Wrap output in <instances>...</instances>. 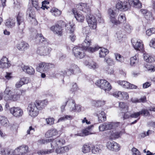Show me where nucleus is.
Instances as JSON below:
<instances>
[{"mask_svg": "<svg viewBox=\"0 0 155 155\" xmlns=\"http://www.w3.org/2000/svg\"><path fill=\"white\" fill-rule=\"evenodd\" d=\"M77 8L85 13L86 18L89 26L92 29H95L97 27V20L95 17L91 15V10L89 6L86 3H80L76 5Z\"/></svg>", "mask_w": 155, "mask_h": 155, "instance_id": "1", "label": "nucleus"}, {"mask_svg": "<svg viewBox=\"0 0 155 155\" xmlns=\"http://www.w3.org/2000/svg\"><path fill=\"white\" fill-rule=\"evenodd\" d=\"M37 38L39 40L40 44H41V46L38 48L37 52L40 55L47 56L49 54L51 51V48L48 46V42L41 34H38Z\"/></svg>", "mask_w": 155, "mask_h": 155, "instance_id": "2", "label": "nucleus"}, {"mask_svg": "<svg viewBox=\"0 0 155 155\" xmlns=\"http://www.w3.org/2000/svg\"><path fill=\"white\" fill-rule=\"evenodd\" d=\"M128 2L119 1L116 4L117 8L121 11H126L130 9L131 6L136 8H140L142 6L139 0H128Z\"/></svg>", "mask_w": 155, "mask_h": 155, "instance_id": "3", "label": "nucleus"}, {"mask_svg": "<svg viewBox=\"0 0 155 155\" xmlns=\"http://www.w3.org/2000/svg\"><path fill=\"white\" fill-rule=\"evenodd\" d=\"M65 143V140L61 138L58 137L51 140V145L52 148L51 149L42 150H40L39 153L42 154H46L50 153L54 151L55 148L59 147L63 145Z\"/></svg>", "mask_w": 155, "mask_h": 155, "instance_id": "4", "label": "nucleus"}, {"mask_svg": "<svg viewBox=\"0 0 155 155\" xmlns=\"http://www.w3.org/2000/svg\"><path fill=\"white\" fill-rule=\"evenodd\" d=\"M38 103L37 102H31L29 104L28 107V110L29 115L31 117H35L38 114L40 110L37 106Z\"/></svg>", "mask_w": 155, "mask_h": 155, "instance_id": "5", "label": "nucleus"}, {"mask_svg": "<svg viewBox=\"0 0 155 155\" xmlns=\"http://www.w3.org/2000/svg\"><path fill=\"white\" fill-rule=\"evenodd\" d=\"M119 10L121 11L120 9L117 8L116 5L115 8H114L113 9L110 8L108 10V14L110 16V21L116 25H117L119 23V21H117L116 18L118 14Z\"/></svg>", "mask_w": 155, "mask_h": 155, "instance_id": "6", "label": "nucleus"}, {"mask_svg": "<svg viewBox=\"0 0 155 155\" xmlns=\"http://www.w3.org/2000/svg\"><path fill=\"white\" fill-rule=\"evenodd\" d=\"M91 43V40L87 37L82 43V48L84 50L88 51L91 52H93L98 50L100 48L98 46L94 47H89Z\"/></svg>", "mask_w": 155, "mask_h": 155, "instance_id": "7", "label": "nucleus"}, {"mask_svg": "<svg viewBox=\"0 0 155 155\" xmlns=\"http://www.w3.org/2000/svg\"><path fill=\"white\" fill-rule=\"evenodd\" d=\"M95 84L98 87L104 90L106 92L110 91L111 89V87L110 83L105 80H98L95 83Z\"/></svg>", "mask_w": 155, "mask_h": 155, "instance_id": "8", "label": "nucleus"}, {"mask_svg": "<svg viewBox=\"0 0 155 155\" xmlns=\"http://www.w3.org/2000/svg\"><path fill=\"white\" fill-rule=\"evenodd\" d=\"M54 65L51 63L41 62L38 64L36 68V70L41 73L45 72L50 68H54Z\"/></svg>", "mask_w": 155, "mask_h": 155, "instance_id": "9", "label": "nucleus"}, {"mask_svg": "<svg viewBox=\"0 0 155 155\" xmlns=\"http://www.w3.org/2000/svg\"><path fill=\"white\" fill-rule=\"evenodd\" d=\"M23 15L19 13L17 17V24L19 29L18 31L21 33H23V30L25 28Z\"/></svg>", "mask_w": 155, "mask_h": 155, "instance_id": "10", "label": "nucleus"}, {"mask_svg": "<svg viewBox=\"0 0 155 155\" xmlns=\"http://www.w3.org/2000/svg\"><path fill=\"white\" fill-rule=\"evenodd\" d=\"M81 47L76 46L73 48V51L74 56L78 58L81 59L84 56V54L83 52L82 48V44Z\"/></svg>", "mask_w": 155, "mask_h": 155, "instance_id": "11", "label": "nucleus"}, {"mask_svg": "<svg viewBox=\"0 0 155 155\" xmlns=\"http://www.w3.org/2000/svg\"><path fill=\"white\" fill-rule=\"evenodd\" d=\"M28 147L26 145L20 146L14 150L15 155H26L28 152Z\"/></svg>", "mask_w": 155, "mask_h": 155, "instance_id": "12", "label": "nucleus"}, {"mask_svg": "<svg viewBox=\"0 0 155 155\" xmlns=\"http://www.w3.org/2000/svg\"><path fill=\"white\" fill-rule=\"evenodd\" d=\"M10 112L14 116L19 117L21 116L23 114L22 110L19 107H13L10 110Z\"/></svg>", "mask_w": 155, "mask_h": 155, "instance_id": "13", "label": "nucleus"}, {"mask_svg": "<svg viewBox=\"0 0 155 155\" xmlns=\"http://www.w3.org/2000/svg\"><path fill=\"white\" fill-rule=\"evenodd\" d=\"M106 147L108 149L113 151H117L120 150L119 145L117 143L113 141L107 142Z\"/></svg>", "mask_w": 155, "mask_h": 155, "instance_id": "14", "label": "nucleus"}, {"mask_svg": "<svg viewBox=\"0 0 155 155\" xmlns=\"http://www.w3.org/2000/svg\"><path fill=\"white\" fill-rule=\"evenodd\" d=\"M131 42L135 49L139 51L142 50L143 44L140 40L139 41L136 39H132Z\"/></svg>", "mask_w": 155, "mask_h": 155, "instance_id": "15", "label": "nucleus"}, {"mask_svg": "<svg viewBox=\"0 0 155 155\" xmlns=\"http://www.w3.org/2000/svg\"><path fill=\"white\" fill-rule=\"evenodd\" d=\"M78 9L76 6V8H74L72 10V12L74 15L76 19L79 22H83L84 20V17L83 15L79 14L78 12Z\"/></svg>", "mask_w": 155, "mask_h": 155, "instance_id": "16", "label": "nucleus"}, {"mask_svg": "<svg viewBox=\"0 0 155 155\" xmlns=\"http://www.w3.org/2000/svg\"><path fill=\"white\" fill-rule=\"evenodd\" d=\"M11 64L8 59L6 57L4 56L0 60V68H8L10 66Z\"/></svg>", "mask_w": 155, "mask_h": 155, "instance_id": "17", "label": "nucleus"}, {"mask_svg": "<svg viewBox=\"0 0 155 155\" xmlns=\"http://www.w3.org/2000/svg\"><path fill=\"white\" fill-rule=\"evenodd\" d=\"M84 64L86 65H88L90 68L94 69L98 67L97 63L93 61L91 58H88L84 61Z\"/></svg>", "mask_w": 155, "mask_h": 155, "instance_id": "18", "label": "nucleus"}, {"mask_svg": "<svg viewBox=\"0 0 155 155\" xmlns=\"http://www.w3.org/2000/svg\"><path fill=\"white\" fill-rule=\"evenodd\" d=\"M75 27L74 25H70L68 29L69 38L72 42H74L76 39V36L74 33Z\"/></svg>", "mask_w": 155, "mask_h": 155, "instance_id": "19", "label": "nucleus"}, {"mask_svg": "<svg viewBox=\"0 0 155 155\" xmlns=\"http://www.w3.org/2000/svg\"><path fill=\"white\" fill-rule=\"evenodd\" d=\"M21 68L24 71L29 74L33 75L35 73L34 69L31 66L23 65L21 67Z\"/></svg>", "mask_w": 155, "mask_h": 155, "instance_id": "20", "label": "nucleus"}, {"mask_svg": "<svg viewBox=\"0 0 155 155\" xmlns=\"http://www.w3.org/2000/svg\"><path fill=\"white\" fill-rule=\"evenodd\" d=\"M51 30L56 34L61 35L62 33V27L58 24H56L54 26H52L51 28Z\"/></svg>", "mask_w": 155, "mask_h": 155, "instance_id": "21", "label": "nucleus"}, {"mask_svg": "<svg viewBox=\"0 0 155 155\" xmlns=\"http://www.w3.org/2000/svg\"><path fill=\"white\" fill-rule=\"evenodd\" d=\"M58 131L55 128L51 129L48 130L45 134V136L47 137H50L58 134Z\"/></svg>", "mask_w": 155, "mask_h": 155, "instance_id": "22", "label": "nucleus"}, {"mask_svg": "<svg viewBox=\"0 0 155 155\" xmlns=\"http://www.w3.org/2000/svg\"><path fill=\"white\" fill-rule=\"evenodd\" d=\"M29 47L28 44L25 42H20L17 46V48L19 50L21 51L26 50Z\"/></svg>", "mask_w": 155, "mask_h": 155, "instance_id": "23", "label": "nucleus"}, {"mask_svg": "<svg viewBox=\"0 0 155 155\" xmlns=\"http://www.w3.org/2000/svg\"><path fill=\"white\" fill-rule=\"evenodd\" d=\"M97 115L99 122H102L106 120V116L104 111H97Z\"/></svg>", "mask_w": 155, "mask_h": 155, "instance_id": "24", "label": "nucleus"}, {"mask_svg": "<svg viewBox=\"0 0 155 155\" xmlns=\"http://www.w3.org/2000/svg\"><path fill=\"white\" fill-rule=\"evenodd\" d=\"M143 58L145 61L148 62H152L155 61V56H150L147 53L143 54Z\"/></svg>", "mask_w": 155, "mask_h": 155, "instance_id": "25", "label": "nucleus"}, {"mask_svg": "<svg viewBox=\"0 0 155 155\" xmlns=\"http://www.w3.org/2000/svg\"><path fill=\"white\" fill-rule=\"evenodd\" d=\"M1 153L5 155H13L15 154L14 150L9 148H3L2 149Z\"/></svg>", "mask_w": 155, "mask_h": 155, "instance_id": "26", "label": "nucleus"}, {"mask_svg": "<svg viewBox=\"0 0 155 155\" xmlns=\"http://www.w3.org/2000/svg\"><path fill=\"white\" fill-rule=\"evenodd\" d=\"M0 123L2 125L6 127H7L9 125V123L8 119L4 116H0Z\"/></svg>", "mask_w": 155, "mask_h": 155, "instance_id": "27", "label": "nucleus"}, {"mask_svg": "<svg viewBox=\"0 0 155 155\" xmlns=\"http://www.w3.org/2000/svg\"><path fill=\"white\" fill-rule=\"evenodd\" d=\"M20 97V93L18 91H15V94L11 95L8 99V101H16L19 99Z\"/></svg>", "mask_w": 155, "mask_h": 155, "instance_id": "28", "label": "nucleus"}, {"mask_svg": "<svg viewBox=\"0 0 155 155\" xmlns=\"http://www.w3.org/2000/svg\"><path fill=\"white\" fill-rule=\"evenodd\" d=\"M35 102H37L38 103V104L37 105V106L39 107V109L40 110H41L43 109L48 103L47 101L46 100L41 101H36Z\"/></svg>", "mask_w": 155, "mask_h": 155, "instance_id": "29", "label": "nucleus"}, {"mask_svg": "<svg viewBox=\"0 0 155 155\" xmlns=\"http://www.w3.org/2000/svg\"><path fill=\"white\" fill-rule=\"evenodd\" d=\"M55 151L58 154L63 153L68 150V147L67 146L62 147L60 148H55Z\"/></svg>", "mask_w": 155, "mask_h": 155, "instance_id": "30", "label": "nucleus"}, {"mask_svg": "<svg viewBox=\"0 0 155 155\" xmlns=\"http://www.w3.org/2000/svg\"><path fill=\"white\" fill-rule=\"evenodd\" d=\"M12 91L9 87L6 88L4 91V98L5 100L8 101L9 98L11 95Z\"/></svg>", "mask_w": 155, "mask_h": 155, "instance_id": "31", "label": "nucleus"}, {"mask_svg": "<svg viewBox=\"0 0 155 155\" xmlns=\"http://www.w3.org/2000/svg\"><path fill=\"white\" fill-rule=\"evenodd\" d=\"M27 16L31 20V19H33L35 20V12L33 10L29 8L27 11Z\"/></svg>", "mask_w": 155, "mask_h": 155, "instance_id": "32", "label": "nucleus"}, {"mask_svg": "<svg viewBox=\"0 0 155 155\" xmlns=\"http://www.w3.org/2000/svg\"><path fill=\"white\" fill-rule=\"evenodd\" d=\"M15 21L12 19H9L6 20L5 24L6 26L8 28H12L15 26Z\"/></svg>", "mask_w": 155, "mask_h": 155, "instance_id": "33", "label": "nucleus"}, {"mask_svg": "<svg viewBox=\"0 0 155 155\" xmlns=\"http://www.w3.org/2000/svg\"><path fill=\"white\" fill-rule=\"evenodd\" d=\"M91 145L87 144H84L82 147V152L84 153H86L90 152L92 148Z\"/></svg>", "mask_w": 155, "mask_h": 155, "instance_id": "34", "label": "nucleus"}, {"mask_svg": "<svg viewBox=\"0 0 155 155\" xmlns=\"http://www.w3.org/2000/svg\"><path fill=\"white\" fill-rule=\"evenodd\" d=\"M74 67L75 68L74 70L70 69L67 70L66 72V74L67 75L69 76L73 73L74 72L76 73H79L80 72V69L77 65H75Z\"/></svg>", "mask_w": 155, "mask_h": 155, "instance_id": "35", "label": "nucleus"}, {"mask_svg": "<svg viewBox=\"0 0 155 155\" xmlns=\"http://www.w3.org/2000/svg\"><path fill=\"white\" fill-rule=\"evenodd\" d=\"M122 28L125 31L128 33H130L132 29L131 26L127 23H124Z\"/></svg>", "mask_w": 155, "mask_h": 155, "instance_id": "36", "label": "nucleus"}, {"mask_svg": "<svg viewBox=\"0 0 155 155\" xmlns=\"http://www.w3.org/2000/svg\"><path fill=\"white\" fill-rule=\"evenodd\" d=\"M122 135L121 131L113 132L111 134L110 137L112 139H115L119 138Z\"/></svg>", "mask_w": 155, "mask_h": 155, "instance_id": "37", "label": "nucleus"}, {"mask_svg": "<svg viewBox=\"0 0 155 155\" xmlns=\"http://www.w3.org/2000/svg\"><path fill=\"white\" fill-rule=\"evenodd\" d=\"M93 127V125H91L90 126H89L87 127L84 129L82 130V132L83 134H84L85 136H87L88 135L91 134L90 132L92 128Z\"/></svg>", "mask_w": 155, "mask_h": 155, "instance_id": "38", "label": "nucleus"}, {"mask_svg": "<svg viewBox=\"0 0 155 155\" xmlns=\"http://www.w3.org/2000/svg\"><path fill=\"white\" fill-rule=\"evenodd\" d=\"M91 147V151L93 153L96 154L100 153L101 151V149L99 146L96 145L94 146L92 145Z\"/></svg>", "mask_w": 155, "mask_h": 155, "instance_id": "39", "label": "nucleus"}, {"mask_svg": "<svg viewBox=\"0 0 155 155\" xmlns=\"http://www.w3.org/2000/svg\"><path fill=\"white\" fill-rule=\"evenodd\" d=\"M109 53L108 49L104 48H101L99 53L100 57H105Z\"/></svg>", "mask_w": 155, "mask_h": 155, "instance_id": "40", "label": "nucleus"}, {"mask_svg": "<svg viewBox=\"0 0 155 155\" xmlns=\"http://www.w3.org/2000/svg\"><path fill=\"white\" fill-rule=\"evenodd\" d=\"M138 62V57L136 55L131 57L130 58V64L132 66H135L137 64Z\"/></svg>", "mask_w": 155, "mask_h": 155, "instance_id": "41", "label": "nucleus"}, {"mask_svg": "<svg viewBox=\"0 0 155 155\" xmlns=\"http://www.w3.org/2000/svg\"><path fill=\"white\" fill-rule=\"evenodd\" d=\"M118 83L125 88L128 89L130 87V83L125 81H119L118 82Z\"/></svg>", "mask_w": 155, "mask_h": 155, "instance_id": "42", "label": "nucleus"}, {"mask_svg": "<svg viewBox=\"0 0 155 155\" xmlns=\"http://www.w3.org/2000/svg\"><path fill=\"white\" fill-rule=\"evenodd\" d=\"M75 101L73 100L70 101L69 104L68 105L69 108L70 110L72 111L75 110Z\"/></svg>", "mask_w": 155, "mask_h": 155, "instance_id": "43", "label": "nucleus"}, {"mask_svg": "<svg viewBox=\"0 0 155 155\" xmlns=\"http://www.w3.org/2000/svg\"><path fill=\"white\" fill-rule=\"evenodd\" d=\"M51 12L53 15L55 16H59L61 14V12L58 9L55 8H52L51 10Z\"/></svg>", "mask_w": 155, "mask_h": 155, "instance_id": "44", "label": "nucleus"}, {"mask_svg": "<svg viewBox=\"0 0 155 155\" xmlns=\"http://www.w3.org/2000/svg\"><path fill=\"white\" fill-rule=\"evenodd\" d=\"M45 120L47 124L51 125L54 124V119L52 117H48V118L45 119Z\"/></svg>", "mask_w": 155, "mask_h": 155, "instance_id": "45", "label": "nucleus"}, {"mask_svg": "<svg viewBox=\"0 0 155 155\" xmlns=\"http://www.w3.org/2000/svg\"><path fill=\"white\" fill-rule=\"evenodd\" d=\"M106 101L104 100H99L95 101V106L96 107H101L104 105L105 104Z\"/></svg>", "mask_w": 155, "mask_h": 155, "instance_id": "46", "label": "nucleus"}, {"mask_svg": "<svg viewBox=\"0 0 155 155\" xmlns=\"http://www.w3.org/2000/svg\"><path fill=\"white\" fill-rule=\"evenodd\" d=\"M115 58L116 60L118 62H123L124 61V57L121 55L117 53L115 54Z\"/></svg>", "mask_w": 155, "mask_h": 155, "instance_id": "47", "label": "nucleus"}, {"mask_svg": "<svg viewBox=\"0 0 155 155\" xmlns=\"http://www.w3.org/2000/svg\"><path fill=\"white\" fill-rule=\"evenodd\" d=\"M121 94L122 92L120 91H115L111 94V95L114 97L120 99H121V96H122Z\"/></svg>", "mask_w": 155, "mask_h": 155, "instance_id": "48", "label": "nucleus"}, {"mask_svg": "<svg viewBox=\"0 0 155 155\" xmlns=\"http://www.w3.org/2000/svg\"><path fill=\"white\" fill-rule=\"evenodd\" d=\"M126 20V18L125 16V15L123 14H120L118 17V20H117V21L119 22V24L118 25L120 24L121 22H124Z\"/></svg>", "mask_w": 155, "mask_h": 155, "instance_id": "49", "label": "nucleus"}, {"mask_svg": "<svg viewBox=\"0 0 155 155\" xmlns=\"http://www.w3.org/2000/svg\"><path fill=\"white\" fill-rule=\"evenodd\" d=\"M105 124L106 130L112 129L115 125V124L113 122H108Z\"/></svg>", "mask_w": 155, "mask_h": 155, "instance_id": "50", "label": "nucleus"}, {"mask_svg": "<svg viewBox=\"0 0 155 155\" xmlns=\"http://www.w3.org/2000/svg\"><path fill=\"white\" fill-rule=\"evenodd\" d=\"M145 18L147 20H152L153 17L152 15V13L151 12H149L147 13L144 16Z\"/></svg>", "mask_w": 155, "mask_h": 155, "instance_id": "51", "label": "nucleus"}, {"mask_svg": "<svg viewBox=\"0 0 155 155\" xmlns=\"http://www.w3.org/2000/svg\"><path fill=\"white\" fill-rule=\"evenodd\" d=\"M121 115L123 116V118L124 120L128 119L130 117V114L129 112H127L125 113L122 112L121 113Z\"/></svg>", "mask_w": 155, "mask_h": 155, "instance_id": "52", "label": "nucleus"}, {"mask_svg": "<svg viewBox=\"0 0 155 155\" xmlns=\"http://www.w3.org/2000/svg\"><path fill=\"white\" fill-rule=\"evenodd\" d=\"M23 79H21L18 81L15 84V86L16 88H18L21 87L25 83L23 80Z\"/></svg>", "mask_w": 155, "mask_h": 155, "instance_id": "53", "label": "nucleus"}, {"mask_svg": "<svg viewBox=\"0 0 155 155\" xmlns=\"http://www.w3.org/2000/svg\"><path fill=\"white\" fill-rule=\"evenodd\" d=\"M155 32V28H152L147 30L146 31V34L148 36H150Z\"/></svg>", "mask_w": 155, "mask_h": 155, "instance_id": "54", "label": "nucleus"}, {"mask_svg": "<svg viewBox=\"0 0 155 155\" xmlns=\"http://www.w3.org/2000/svg\"><path fill=\"white\" fill-rule=\"evenodd\" d=\"M119 106L120 108L125 109L127 111L128 110V107L124 102H120L119 103Z\"/></svg>", "mask_w": 155, "mask_h": 155, "instance_id": "55", "label": "nucleus"}, {"mask_svg": "<svg viewBox=\"0 0 155 155\" xmlns=\"http://www.w3.org/2000/svg\"><path fill=\"white\" fill-rule=\"evenodd\" d=\"M90 29L88 27H84L82 28V32L84 35H87L89 33Z\"/></svg>", "mask_w": 155, "mask_h": 155, "instance_id": "56", "label": "nucleus"}, {"mask_svg": "<svg viewBox=\"0 0 155 155\" xmlns=\"http://www.w3.org/2000/svg\"><path fill=\"white\" fill-rule=\"evenodd\" d=\"M105 61L109 65H113L115 64L114 61L112 59L110 58H108L107 59H105Z\"/></svg>", "mask_w": 155, "mask_h": 155, "instance_id": "57", "label": "nucleus"}, {"mask_svg": "<svg viewBox=\"0 0 155 155\" xmlns=\"http://www.w3.org/2000/svg\"><path fill=\"white\" fill-rule=\"evenodd\" d=\"M73 117L69 115H66L64 117H61L58 120V121L65 120L66 119L71 120L73 119Z\"/></svg>", "mask_w": 155, "mask_h": 155, "instance_id": "58", "label": "nucleus"}, {"mask_svg": "<svg viewBox=\"0 0 155 155\" xmlns=\"http://www.w3.org/2000/svg\"><path fill=\"white\" fill-rule=\"evenodd\" d=\"M51 140L48 139L46 140L41 139L40 140L38 141V144H45V143L51 142Z\"/></svg>", "mask_w": 155, "mask_h": 155, "instance_id": "59", "label": "nucleus"}, {"mask_svg": "<svg viewBox=\"0 0 155 155\" xmlns=\"http://www.w3.org/2000/svg\"><path fill=\"white\" fill-rule=\"evenodd\" d=\"M140 115L143 114L144 115L147 116L150 114L148 110L143 109L140 111Z\"/></svg>", "mask_w": 155, "mask_h": 155, "instance_id": "60", "label": "nucleus"}, {"mask_svg": "<svg viewBox=\"0 0 155 155\" xmlns=\"http://www.w3.org/2000/svg\"><path fill=\"white\" fill-rule=\"evenodd\" d=\"M124 34V31L122 32L121 31H118L117 33V38H118L119 39L122 38L123 37V35Z\"/></svg>", "mask_w": 155, "mask_h": 155, "instance_id": "61", "label": "nucleus"}, {"mask_svg": "<svg viewBox=\"0 0 155 155\" xmlns=\"http://www.w3.org/2000/svg\"><path fill=\"white\" fill-rule=\"evenodd\" d=\"M121 99L123 98L124 99L127 100L129 97L128 94L125 92H122Z\"/></svg>", "mask_w": 155, "mask_h": 155, "instance_id": "62", "label": "nucleus"}, {"mask_svg": "<svg viewBox=\"0 0 155 155\" xmlns=\"http://www.w3.org/2000/svg\"><path fill=\"white\" fill-rule=\"evenodd\" d=\"M133 155H140V152L136 148H133L132 150Z\"/></svg>", "mask_w": 155, "mask_h": 155, "instance_id": "63", "label": "nucleus"}, {"mask_svg": "<svg viewBox=\"0 0 155 155\" xmlns=\"http://www.w3.org/2000/svg\"><path fill=\"white\" fill-rule=\"evenodd\" d=\"M149 45L155 49V38L153 39L150 41Z\"/></svg>", "mask_w": 155, "mask_h": 155, "instance_id": "64", "label": "nucleus"}]
</instances>
